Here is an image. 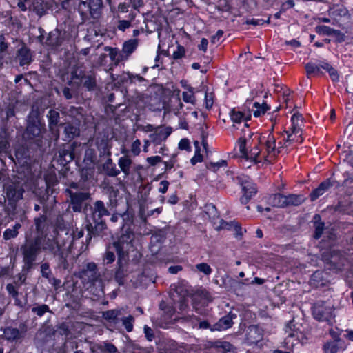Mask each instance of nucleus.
Listing matches in <instances>:
<instances>
[{"label": "nucleus", "mask_w": 353, "mask_h": 353, "mask_svg": "<svg viewBox=\"0 0 353 353\" xmlns=\"http://www.w3.org/2000/svg\"><path fill=\"white\" fill-rule=\"evenodd\" d=\"M59 234L57 230L50 235H37L32 237L25 236L23 243L20 246V252L23 258V270L30 272L37 265L39 255L43 251L46 254L57 257L60 263L66 262L63 246L58 241Z\"/></svg>", "instance_id": "nucleus-1"}, {"label": "nucleus", "mask_w": 353, "mask_h": 353, "mask_svg": "<svg viewBox=\"0 0 353 353\" xmlns=\"http://www.w3.org/2000/svg\"><path fill=\"white\" fill-rule=\"evenodd\" d=\"M134 233L126 231L122 234L117 241L113 242V247L117 254V267L114 274V279L119 285L124 284L125 278L128 274V252L134 240Z\"/></svg>", "instance_id": "nucleus-2"}, {"label": "nucleus", "mask_w": 353, "mask_h": 353, "mask_svg": "<svg viewBox=\"0 0 353 353\" xmlns=\"http://www.w3.org/2000/svg\"><path fill=\"white\" fill-rule=\"evenodd\" d=\"M322 259L327 269L338 272L348 269L353 265V252L345 253L333 250L330 252H323Z\"/></svg>", "instance_id": "nucleus-3"}, {"label": "nucleus", "mask_w": 353, "mask_h": 353, "mask_svg": "<svg viewBox=\"0 0 353 353\" xmlns=\"http://www.w3.org/2000/svg\"><path fill=\"white\" fill-rule=\"evenodd\" d=\"M246 131H243V136L241 137L238 141V145L239 148L240 153L241 156L246 159H250V161H254L255 163H259L262 161V159H264L263 156L261 157V151L258 147L259 143H256V145L250 150L248 151L246 148V145L248 143L252 145V142L255 140H253V137L250 138V136L248 134L246 136Z\"/></svg>", "instance_id": "nucleus-4"}, {"label": "nucleus", "mask_w": 353, "mask_h": 353, "mask_svg": "<svg viewBox=\"0 0 353 353\" xmlns=\"http://www.w3.org/2000/svg\"><path fill=\"white\" fill-rule=\"evenodd\" d=\"M248 132L250 138L253 137V140H256V142L260 144H265L268 155L263 154V157L265 161H269L268 159V157H274L276 154L280 152V148L276 147V139L272 132H270L266 137L258 133H252L249 130H248Z\"/></svg>", "instance_id": "nucleus-5"}, {"label": "nucleus", "mask_w": 353, "mask_h": 353, "mask_svg": "<svg viewBox=\"0 0 353 353\" xmlns=\"http://www.w3.org/2000/svg\"><path fill=\"white\" fill-rule=\"evenodd\" d=\"M312 315L319 321H331L334 318V308L325 301H318L312 306Z\"/></svg>", "instance_id": "nucleus-6"}, {"label": "nucleus", "mask_w": 353, "mask_h": 353, "mask_svg": "<svg viewBox=\"0 0 353 353\" xmlns=\"http://www.w3.org/2000/svg\"><path fill=\"white\" fill-rule=\"evenodd\" d=\"M41 133V125L39 120V112L32 110L28 117V124L26 134L30 139L39 137Z\"/></svg>", "instance_id": "nucleus-7"}, {"label": "nucleus", "mask_w": 353, "mask_h": 353, "mask_svg": "<svg viewBox=\"0 0 353 353\" xmlns=\"http://www.w3.org/2000/svg\"><path fill=\"white\" fill-rule=\"evenodd\" d=\"M33 61V55L30 49L25 45L19 48L15 53L13 61L23 68H27Z\"/></svg>", "instance_id": "nucleus-8"}, {"label": "nucleus", "mask_w": 353, "mask_h": 353, "mask_svg": "<svg viewBox=\"0 0 353 353\" xmlns=\"http://www.w3.org/2000/svg\"><path fill=\"white\" fill-rule=\"evenodd\" d=\"M239 183L243 192V195L240 198V201L241 204H247L256 194L257 190L256 185L248 179H240Z\"/></svg>", "instance_id": "nucleus-9"}, {"label": "nucleus", "mask_w": 353, "mask_h": 353, "mask_svg": "<svg viewBox=\"0 0 353 353\" xmlns=\"http://www.w3.org/2000/svg\"><path fill=\"white\" fill-rule=\"evenodd\" d=\"M285 334L287 336L284 342L286 345L290 344L292 347L299 343L300 336H302L301 332L295 328V325L293 321H290L286 325Z\"/></svg>", "instance_id": "nucleus-10"}, {"label": "nucleus", "mask_w": 353, "mask_h": 353, "mask_svg": "<svg viewBox=\"0 0 353 353\" xmlns=\"http://www.w3.org/2000/svg\"><path fill=\"white\" fill-rule=\"evenodd\" d=\"M71 199V204L74 212H80L82 210L83 202L90 198V194L86 192H72L67 190Z\"/></svg>", "instance_id": "nucleus-11"}, {"label": "nucleus", "mask_w": 353, "mask_h": 353, "mask_svg": "<svg viewBox=\"0 0 353 353\" xmlns=\"http://www.w3.org/2000/svg\"><path fill=\"white\" fill-rule=\"evenodd\" d=\"M24 188L20 182H13L6 188V195L9 200L17 201L23 198Z\"/></svg>", "instance_id": "nucleus-12"}, {"label": "nucleus", "mask_w": 353, "mask_h": 353, "mask_svg": "<svg viewBox=\"0 0 353 353\" xmlns=\"http://www.w3.org/2000/svg\"><path fill=\"white\" fill-rule=\"evenodd\" d=\"M100 274L97 271V267L95 263L90 262L86 265V267L81 272V277L88 280V283L94 284L99 279Z\"/></svg>", "instance_id": "nucleus-13"}, {"label": "nucleus", "mask_w": 353, "mask_h": 353, "mask_svg": "<svg viewBox=\"0 0 353 353\" xmlns=\"http://www.w3.org/2000/svg\"><path fill=\"white\" fill-rule=\"evenodd\" d=\"M263 330L256 325L250 326L246 332V342L248 345H256L263 339Z\"/></svg>", "instance_id": "nucleus-14"}, {"label": "nucleus", "mask_w": 353, "mask_h": 353, "mask_svg": "<svg viewBox=\"0 0 353 353\" xmlns=\"http://www.w3.org/2000/svg\"><path fill=\"white\" fill-rule=\"evenodd\" d=\"M345 349L346 345L340 337H337L332 341H326L323 346L324 353H337L340 351H344Z\"/></svg>", "instance_id": "nucleus-15"}, {"label": "nucleus", "mask_w": 353, "mask_h": 353, "mask_svg": "<svg viewBox=\"0 0 353 353\" xmlns=\"http://www.w3.org/2000/svg\"><path fill=\"white\" fill-rule=\"evenodd\" d=\"M172 128L166 127L164 128H157L154 133L150 134V141L155 145H160L170 135Z\"/></svg>", "instance_id": "nucleus-16"}, {"label": "nucleus", "mask_w": 353, "mask_h": 353, "mask_svg": "<svg viewBox=\"0 0 353 353\" xmlns=\"http://www.w3.org/2000/svg\"><path fill=\"white\" fill-rule=\"evenodd\" d=\"M291 133H290L288 131H286L285 132L288 134V137L286 139V142H290L292 140L291 139V137L292 134H299L301 136V123L303 122V116L301 114L299 113H294L292 117H291Z\"/></svg>", "instance_id": "nucleus-17"}, {"label": "nucleus", "mask_w": 353, "mask_h": 353, "mask_svg": "<svg viewBox=\"0 0 353 353\" xmlns=\"http://www.w3.org/2000/svg\"><path fill=\"white\" fill-rule=\"evenodd\" d=\"M89 235L103 236V231L106 229V225L103 220H92L87 225Z\"/></svg>", "instance_id": "nucleus-18"}, {"label": "nucleus", "mask_w": 353, "mask_h": 353, "mask_svg": "<svg viewBox=\"0 0 353 353\" xmlns=\"http://www.w3.org/2000/svg\"><path fill=\"white\" fill-rule=\"evenodd\" d=\"M92 210V220H103L104 216L110 214L108 209L105 208L104 203L102 201H97L93 207L91 208Z\"/></svg>", "instance_id": "nucleus-19"}, {"label": "nucleus", "mask_w": 353, "mask_h": 353, "mask_svg": "<svg viewBox=\"0 0 353 353\" xmlns=\"http://www.w3.org/2000/svg\"><path fill=\"white\" fill-rule=\"evenodd\" d=\"M236 316L235 314L230 312L225 316L221 317L219 321L214 325V330H224L231 327L233 325V319Z\"/></svg>", "instance_id": "nucleus-20"}, {"label": "nucleus", "mask_w": 353, "mask_h": 353, "mask_svg": "<svg viewBox=\"0 0 353 353\" xmlns=\"http://www.w3.org/2000/svg\"><path fill=\"white\" fill-rule=\"evenodd\" d=\"M138 46V41L135 39H129L123 44L121 54L125 60H128L130 56L135 51Z\"/></svg>", "instance_id": "nucleus-21"}, {"label": "nucleus", "mask_w": 353, "mask_h": 353, "mask_svg": "<svg viewBox=\"0 0 353 353\" xmlns=\"http://www.w3.org/2000/svg\"><path fill=\"white\" fill-rule=\"evenodd\" d=\"M25 332L26 330L20 331L17 328L7 327L3 330V334L8 341H13L21 339L23 336V332Z\"/></svg>", "instance_id": "nucleus-22"}, {"label": "nucleus", "mask_w": 353, "mask_h": 353, "mask_svg": "<svg viewBox=\"0 0 353 353\" xmlns=\"http://www.w3.org/2000/svg\"><path fill=\"white\" fill-rule=\"evenodd\" d=\"M63 38L61 37V33L58 30L51 31L46 40V44L52 47H59L62 44Z\"/></svg>", "instance_id": "nucleus-23"}, {"label": "nucleus", "mask_w": 353, "mask_h": 353, "mask_svg": "<svg viewBox=\"0 0 353 353\" xmlns=\"http://www.w3.org/2000/svg\"><path fill=\"white\" fill-rule=\"evenodd\" d=\"M319 66L321 70H324L328 72L333 82L339 81V74L338 71L334 68L327 61H319Z\"/></svg>", "instance_id": "nucleus-24"}, {"label": "nucleus", "mask_w": 353, "mask_h": 353, "mask_svg": "<svg viewBox=\"0 0 353 353\" xmlns=\"http://www.w3.org/2000/svg\"><path fill=\"white\" fill-rule=\"evenodd\" d=\"M105 51L109 52L110 59L114 62V65H118L120 62L125 61L121 51L117 48H112L109 46L105 47Z\"/></svg>", "instance_id": "nucleus-25"}, {"label": "nucleus", "mask_w": 353, "mask_h": 353, "mask_svg": "<svg viewBox=\"0 0 353 353\" xmlns=\"http://www.w3.org/2000/svg\"><path fill=\"white\" fill-rule=\"evenodd\" d=\"M305 200L303 194H291L285 195L286 207L288 206H298L302 204Z\"/></svg>", "instance_id": "nucleus-26"}, {"label": "nucleus", "mask_w": 353, "mask_h": 353, "mask_svg": "<svg viewBox=\"0 0 353 353\" xmlns=\"http://www.w3.org/2000/svg\"><path fill=\"white\" fill-rule=\"evenodd\" d=\"M103 169L105 173L109 176H117L120 174V170L116 167L112 162V159L109 158L103 165Z\"/></svg>", "instance_id": "nucleus-27"}, {"label": "nucleus", "mask_w": 353, "mask_h": 353, "mask_svg": "<svg viewBox=\"0 0 353 353\" xmlns=\"http://www.w3.org/2000/svg\"><path fill=\"white\" fill-rule=\"evenodd\" d=\"M285 195L281 194H274L269 197V203L274 207L277 208H285L286 203Z\"/></svg>", "instance_id": "nucleus-28"}, {"label": "nucleus", "mask_w": 353, "mask_h": 353, "mask_svg": "<svg viewBox=\"0 0 353 353\" xmlns=\"http://www.w3.org/2000/svg\"><path fill=\"white\" fill-rule=\"evenodd\" d=\"M305 68L306 70L307 76L308 77L312 75L323 74V72H322V70H321L319 66V61L317 63L308 62L307 63H306Z\"/></svg>", "instance_id": "nucleus-29"}, {"label": "nucleus", "mask_w": 353, "mask_h": 353, "mask_svg": "<svg viewBox=\"0 0 353 353\" xmlns=\"http://www.w3.org/2000/svg\"><path fill=\"white\" fill-rule=\"evenodd\" d=\"M132 161L127 156L121 157L118 161V165L121 170L128 176L130 172V168Z\"/></svg>", "instance_id": "nucleus-30"}, {"label": "nucleus", "mask_w": 353, "mask_h": 353, "mask_svg": "<svg viewBox=\"0 0 353 353\" xmlns=\"http://www.w3.org/2000/svg\"><path fill=\"white\" fill-rule=\"evenodd\" d=\"M314 226L315 228V232L314 234V237L316 239H319L324 230L325 223L321 221V218L319 214H315L314 216Z\"/></svg>", "instance_id": "nucleus-31"}, {"label": "nucleus", "mask_w": 353, "mask_h": 353, "mask_svg": "<svg viewBox=\"0 0 353 353\" xmlns=\"http://www.w3.org/2000/svg\"><path fill=\"white\" fill-rule=\"evenodd\" d=\"M59 157L63 163H70L74 159V153L72 146H69L68 148H63L59 152Z\"/></svg>", "instance_id": "nucleus-32"}, {"label": "nucleus", "mask_w": 353, "mask_h": 353, "mask_svg": "<svg viewBox=\"0 0 353 353\" xmlns=\"http://www.w3.org/2000/svg\"><path fill=\"white\" fill-rule=\"evenodd\" d=\"M21 228V225L19 223H16L12 228L6 229L3 234V239L8 241L16 238L19 234V230Z\"/></svg>", "instance_id": "nucleus-33"}, {"label": "nucleus", "mask_w": 353, "mask_h": 353, "mask_svg": "<svg viewBox=\"0 0 353 353\" xmlns=\"http://www.w3.org/2000/svg\"><path fill=\"white\" fill-rule=\"evenodd\" d=\"M65 141H71L79 134V129L73 125L68 124L64 129Z\"/></svg>", "instance_id": "nucleus-34"}, {"label": "nucleus", "mask_w": 353, "mask_h": 353, "mask_svg": "<svg viewBox=\"0 0 353 353\" xmlns=\"http://www.w3.org/2000/svg\"><path fill=\"white\" fill-rule=\"evenodd\" d=\"M200 318L195 315H185L179 319V321L194 328L198 326Z\"/></svg>", "instance_id": "nucleus-35"}, {"label": "nucleus", "mask_w": 353, "mask_h": 353, "mask_svg": "<svg viewBox=\"0 0 353 353\" xmlns=\"http://www.w3.org/2000/svg\"><path fill=\"white\" fill-rule=\"evenodd\" d=\"M90 16L93 19H98L101 14V0H90Z\"/></svg>", "instance_id": "nucleus-36"}, {"label": "nucleus", "mask_w": 353, "mask_h": 353, "mask_svg": "<svg viewBox=\"0 0 353 353\" xmlns=\"http://www.w3.org/2000/svg\"><path fill=\"white\" fill-rule=\"evenodd\" d=\"M47 217L45 214L40 215L39 217H36L34 219L35 230L38 233V235H44L43 230L46 226Z\"/></svg>", "instance_id": "nucleus-37"}, {"label": "nucleus", "mask_w": 353, "mask_h": 353, "mask_svg": "<svg viewBox=\"0 0 353 353\" xmlns=\"http://www.w3.org/2000/svg\"><path fill=\"white\" fill-rule=\"evenodd\" d=\"M48 120V125L50 130H52L54 127H56L60 119L59 113L54 110H50L47 114Z\"/></svg>", "instance_id": "nucleus-38"}, {"label": "nucleus", "mask_w": 353, "mask_h": 353, "mask_svg": "<svg viewBox=\"0 0 353 353\" xmlns=\"http://www.w3.org/2000/svg\"><path fill=\"white\" fill-rule=\"evenodd\" d=\"M225 284V288H228V290L236 292L238 290L241 289L245 283L232 278H229Z\"/></svg>", "instance_id": "nucleus-39"}, {"label": "nucleus", "mask_w": 353, "mask_h": 353, "mask_svg": "<svg viewBox=\"0 0 353 353\" xmlns=\"http://www.w3.org/2000/svg\"><path fill=\"white\" fill-rule=\"evenodd\" d=\"M182 99L185 103H189L194 105L196 103V97L194 96V88L192 86L188 87L187 92H183Z\"/></svg>", "instance_id": "nucleus-40"}, {"label": "nucleus", "mask_w": 353, "mask_h": 353, "mask_svg": "<svg viewBox=\"0 0 353 353\" xmlns=\"http://www.w3.org/2000/svg\"><path fill=\"white\" fill-rule=\"evenodd\" d=\"M230 119L234 123H241L243 121H247L248 118L245 114L241 111H236L234 109L230 112Z\"/></svg>", "instance_id": "nucleus-41"}, {"label": "nucleus", "mask_w": 353, "mask_h": 353, "mask_svg": "<svg viewBox=\"0 0 353 353\" xmlns=\"http://www.w3.org/2000/svg\"><path fill=\"white\" fill-rule=\"evenodd\" d=\"M120 311L118 310H110L102 312V317L110 323H116Z\"/></svg>", "instance_id": "nucleus-42"}, {"label": "nucleus", "mask_w": 353, "mask_h": 353, "mask_svg": "<svg viewBox=\"0 0 353 353\" xmlns=\"http://www.w3.org/2000/svg\"><path fill=\"white\" fill-rule=\"evenodd\" d=\"M161 212H162V208H157L148 211L147 213H145L144 208L143 207H141L140 210H139V216L143 222H145L148 217L152 216L154 215V214H157V215H159V214L161 213Z\"/></svg>", "instance_id": "nucleus-43"}, {"label": "nucleus", "mask_w": 353, "mask_h": 353, "mask_svg": "<svg viewBox=\"0 0 353 353\" xmlns=\"http://www.w3.org/2000/svg\"><path fill=\"white\" fill-rule=\"evenodd\" d=\"M253 106L256 108V110L253 111V115L255 117H261L262 114H265L268 110L270 109L269 106L266 103L261 105L259 103L255 102Z\"/></svg>", "instance_id": "nucleus-44"}, {"label": "nucleus", "mask_w": 353, "mask_h": 353, "mask_svg": "<svg viewBox=\"0 0 353 353\" xmlns=\"http://www.w3.org/2000/svg\"><path fill=\"white\" fill-rule=\"evenodd\" d=\"M31 311L32 313L35 314L37 316L41 317L45 313L50 312V310L48 305L42 304L40 305L34 306L32 307Z\"/></svg>", "instance_id": "nucleus-45"}, {"label": "nucleus", "mask_w": 353, "mask_h": 353, "mask_svg": "<svg viewBox=\"0 0 353 353\" xmlns=\"http://www.w3.org/2000/svg\"><path fill=\"white\" fill-rule=\"evenodd\" d=\"M113 248L114 250L115 249L113 247V244L112 245L108 246L106 251L103 256V261L106 263V264H110L113 263L115 260V255L113 250H111V249Z\"/></svg>", "instance_id": "nucleus-46"}, {"label": "nucleus", "mask_w": 353, "mask_h": 353, "mask_svg": "<svg viewBox=\"0 0 353 353\" xmlns=\"http://www.w3.org/2000/svg\"><path fill=\"white\" fill-rule=\"evenodd\" d=\"M78 10L82 17H87L88 14L90 15V1L88 2L81 1L79 4Z\"/></svg>", "instance_id": "nucleus-47"}, {"label": "nucleus", "mask_w": 353, "mask_h": 353, "mask_svg": "<svg viewBox=\"0 0 353 353\" xmlns=\"http://www.w3.org/2000/svg\"><path fill=\"white\" fill-rule=\"evenodd\" d=\"M227 161L225 160H220L216 163L209 162L206 163V168L213 172H216L220 168L226 167Z\"/></svg>", "instance_id": "nucleus-48"}, {"label": "nucleus", "mask_w": 353, "mask_h": 353, "mask_svg": "<svg viewBox=\"0 0 353 353\" xmlns=\"http://www.w3.org/2000/svg\"><path fill=\"white\" fill-rule=\"evenodd\" d=\"M95 159V152L93 149L88 148L85 152L83 162L87 165H90L94 163Z\"/></svg>", "instance_id": "nucleus-49"}, {"label": "nucleus", "mask_w": 353, "mask_h": 353, "mask_svg": "<svg viewBox=\"0 0 353 353\" xmlns=\"http://www.w3.org/2000/svg\"><path fill=\"white\" fill-rule=\"evenodd\" d=\"M195 267L199 272H202L207 276L211 274L212 272V269L206 263H198L195 265Z\"/></svg>", "instance_id": "nucleus-50"}, {"label": "nucleus", "mask_w": 353, "mask_h": 353, "mask_svg": "<svg viewBox=\"0 0 353 353\" xmlns=\"http://www.w3.org/2000/svg\"><path fill=\"white\" fill-rule=\"evenodd\" d=\"M334 28L325 25L317 26L316 27V32L321 35L331 36Z\"/></svg>", "instance_id": "nucleus-51"}, {"label": "nucleus", "mask_w": 353, "mask_h": 353, "mask_svg": "<svg viewBox=\"0 0 353 353\" xmlns=\"http://www.w3.org/2000/svg\"><path fill=\"white\" fill-rule=\"evenodd\" d=\"M83 86L89 90H92L96 86V81L92 76H87L84 78Z\"/></svg>", "instance_id": "nucleus-52"}, {"label": "nucleus", "mask_w": 353, "mask_h": 353, "mask_svg": "<svg viewBox=\"0 0 353 353\" xmlns=\"http://www.w3.org/2000/svg\"><path fill=\"white\" fill-rule=\"evenodd\" d=\"M133 322L134 318L132 316L130 315L127 317H124L122 319L123 325L125 327V330L130 332L133 330Z\"/></svg>", "instance_id": "nucleus-53"}, {"label": "nucleus", "mask_w": 353, "mask_h": 353, "mask_svg": "<svg viewBox=\"0 0 353 353\" xmlns=\"http://www.w3.org/2000/svg\"><path fill=\"white\" fill-rule=\"evenodd\" d=\"M194 144L196 145V151L194 157L191 159L190 162L194 165L199 162H201L203 161V157L200 153V148L199 147L198 141H195Z\"/></svg>", "instance_id": "nucleus-54"}, {"label": "nucleus", "mask_w": 353, "mask_h": 353, "mask_svg": "<svg viewBox=\"0 0 353 353\" xmlns=\"http://www.w3.org/2000/svg\"><path fill=\"white\" fill-rule=\"evenodd\" d=\"M132 74L130 72H123L119 75V84H125L128 82L132 83Z\"/></svg>", "instance_id": "nucleus-55"}, {"label": "nucleus", "mask_w": 353, "mask_h": 353, "mask_svg": "<svg viewBox=\"0 0 353 353\" xmlns=\"http://www.w3.org/2000/svg\"><path fill=\"white\" fill-rule=\"evenodd\" d=\"M99 349L103 352H107L108 353H116L117 352V349L114 345L110 343L105 342L103 345H101L99 347Z\"/></svg>", "instance_id": "nucleus-56"}, {"label": "nucleus", "mask_w": 353, "mask_h": 353, "mask_svg": "<svg viewBox=\"0 0 353 353\" xmlns=\"http://www.w3.org/2000/svg\"><path fill=\"white\" fill-rule=\"evenodd\" d=\"M185 49L183 46L178 45L176 49L173 52L172 57L174 59H179L185 56Z\"/></svg>", "instance_id": "nucleus-57"}, {"label": "nucleus", "mask_w": 353, "mask_h": 353, "mask_svg": "<svg viewBox=\"0 0 353 353\" xmlns=\"http://www.w3.org/2000/svg\"><path fill=\"white\" fill-rule=\"evenodd\" d=\"M41 273L43 277L50 279L52 274L51 270L50 268L49 263H44L41 265Z\"/></svg>", "instance_id": "nucleus-58"}, {"label": "nucleus", "mask_w": 353, "mask_h": 353, "mask_svg": "<svg viewBox=\"0 0 353 353\" xmlns=\"http://www.w3.org/2000/svg\"><path fill=\"white\" fill-rule=\"evenodd\" d=\"M331 36H333L334 37L335 41L336 43L343 42L346 37L344 33H343L339 30H335V29L333 30V32H332Z\"/></svg>", "instance_id": "nucleus-59"}, {"label": "nucleus", "mask_w": 353, "mask_h": 353, "mask_svg": "<svg viewBox=\"0 0 353 353\" xmlns=\"http://www.w3.org/2000/svg\"><path fill=\"white\" fill-rule=\"evenodd\" d=\"M334 182L330 179H327L324 181L321 182L318 188H319L323 192H325L332 186H333Z\"/></svg>", "instance_id": "nucleus-60"}, {"label": "nucleus", "mask_w": 353, "mask_h": 353, "mask_svg": "<svg viewBox=\"0 0 353 353\" xmlns=\"http://www.w3.org/2000/svg\"><path fill=\"white\" fill-rule=\"evenodd\" d=\"M141 141L139 139H136L132 143L131 151L134 156H137L141 152Z\"/></svg>", "instance_id": "nucleus-61"}, {"label": "nucleus", "mask_w": 353, "mask_h": 353, "mask_svg": "<svg viewBox=\"0 0 353 353\" xmlns=\"http://www.w3.org/2000/svg\"><path fill=\"white\" fill-rule=\"evenodd\" d=\"M129 5L134 10L139 12L141 8L144 6L143 0H129Z\"/></svg>", "instance_id": "nucleus-62"}, {"label": "nucleus", "mask_w": 353, "mask_h": 353, "mask_svg": "<svg viewBox=\"0 0 353 353\" xmlns=\"http://www.w3.org/2000/svg\"><path fill=\"white\" fill-rule=\"evenodd\" d=\"M131 26V21L130 20H119L117 25V29L120 31L124 32L126 29Z\"/></svg>", "instance_id": "nucleus-63"}, {"label": "nucleus", "mask_w": 353, "mask_h": 353, "mask_svg": "<svg viewBox=\"0 0 353 353\" xmlns=\"http://www.w3.org/2000/svg\"><path fill=\"white\" fill-rule=\"evenodd\" d=\"M6 288L8 294L12 298L19 296L18 290L12 283L7 284Z\"/></svg>", "instance_id": "nucleus-64"}]
</instances>
